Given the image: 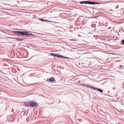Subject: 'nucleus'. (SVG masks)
I'll use <instances>...</instances> for the list:
<instances>
[{"label":"nucleus","instance_id":"7ed1b4c3","mask_svg":"<svg viewBox=\"0 0 124 124\" xmlns=\"http://www.w3.org/2000/svg\"><path fill=\"white\" fill-rule=\"evenodd\" d=\"M30 108H36L38 107L39 104L37 102L33 101H29Z\"/></svg>","mask_w":124,"mask_h":124},{"label":"nucleus","instance_id":"4468645a","mask_svg":"<svg viewBox=\"0 0 124 124\" xmlns=\"http://www.w3.org/2000/svg\"><path fill=\"white\" fill-rule=\"evenodd\" d=\"M101 94V95H105L106 96H109L108 95V94H104V93H103Z\"/></svg>","mask_w":124,"mask_h":124},{"label":"nucleus","instance_id":"9d476101","mask_svg":"<svg viewBox=\"0 0 124 124\" xmlns=\"http://www.w3.org/2000/svg\"><path fill=\"white\" fill-rule=\"evenodd\" d=\"M118 68L120 70H121L124 68V66L123 65H121L118 67Z\"/></svg>","mask_w":124,"mask_h":124},{"label":"nucleus","instance_id":"1a4fd4ad","mask_svg":"<svg viewBox=\"0 0 124 124\" xmlns=\"http://www.w3.org/2000/svg\"><path fill=\"white\" fill-rule=\"evenodd\" d=\"M82 85V86H83L85 87H88L89 88H91L90 87H92V86L90 85H88V84H87V85L83 84V85Z\"/></svg>","mask_w":124,"mask_h":124},{"label":"nucleus","instance_id":"f03ea898","mask_svg":"<svg viewBox=\"0 0 124 124\" xmlns=\"http://www.w3.org/2000/svg\"><path fill=\"white\" fill-rule=\"evenodd\" d=\"M78 4L81 5L86 4L94 5L98 4L96 2H93L92 1H84L79 2H78Z\"/></svg>","mask_w":124,"mask_h":124},{"label":"nucleus","instance_id":"39448f33","mask_svg":"<svg viewBox=\"0 0 124 124\" xmlns=\"http://www.w3.org/2000/svg\"><path fill=\"white\" fill-rule=\"evenodd\" d=\"M90 88H92L96 91L99 92L101 93H103V90L98 88L94 87L93 86H92V87H90Z\"/></svg>","mask_w":124,"mask_h":124},{"label":"nucleus","instance_id":"2eb2a0df","mask_svg":"<svg viewBox=\"0 0 124 124\" xmlns=\"http://www.w3.org/2000/svg\"><path fill=\"white\" fill-rule=\"evenodd\" d=\"M91 18H96V19H97V17H95V16H93V17H91Z\"/></svg>","mask_w":124,"mask_h":124},{"label":"nucleus","instance_id":"f8f14e48","mask_svg":"<svg viewBox=\"0 0 124 124\" xmlns=\"http://www.w3.org/2000/svg\"><path fill=\"white\" fill-rule=\"evenodd\" d=\"M11 35V36H12L13 37H16V36H18V37H23V36H21V35Z\"/></svg>","mask_w":124,"mask_h":124},{"label":"nucleus","instance_id":"dca6fc26","mask_svg":"<svg viewBox=\"0 0 124 124\" xmlns=\"http://www.w3.org/2000/svg\"><path fill=\"white\" fill-rule=\"evenodd\" d=\"M45 35H46V34H43L42 35V36H45Z\"/></svg>","mask_w":124,"mask_h":124},{"label":"nucleus","instance_id":"0eeeda50","mask_svg":"<svg viewBox=\"0 0 124 124\" xmlns=\"http://www.w3.org/2000/svg\"><path fill=\"white\" fill-rule=\"evenodd\" d=\"M25 102V103L24 104L23 106H25L26 107H30L29 101H26Z\"/></svg>","mask_w":124,"mask_h":124},{"label":"nucleus","instance_id":"20e7f679","mask_svg":"<svg viewBox=\"0 0 124 124\" xmlns=\"http://www.w3.org/2000/svg\"><path fill=\"white\" fill-rule=\"evenodd\" d=\"M50 54L53 56H55V57H59V58H62L63 59H64L66 58L67 59H70V58L67 57H65L63 55H61L59 54H55L54 53H50Z\"/></svg>","mask_w":124,"mask_h":124},{"label":"nucleus","instance_id":"423d86ee","mask_svg":"<svg viewBox=\"0 0 124 124\" xmlns=\"http://www.w3.org/2000/svg\"><path fill=\"white\" fill-rule=\"evenodd\" d=\"M39 20H40L41 21H43L45 22H49L50 23H57V22H54L52 21H50V20H46V19H42L41 18H39Z\"/></svg>","mask_w":124,"mask_h":124},{"label":"nucleus","instance_id":"f257e3e1","mask_svg":"<svg viewBox=\"0 0 124 124\" xmlns=\"http://www.w3.org/2000/svg\"><path fill=\"white\" fill-rule=\"evenodd\" d=\"M11 31L12 32L16 34L20 35L21 36L30 37L31 36H34L33 34L30 33V32L29 31Z\"/></svg>","mask_w":124,"mask_h":124},{"label":"nucleus","instance_id":"ddd939ff","mask_svg":"<svg viewBox=\"0 0 124 124\" xmlns=\"http://www.w3.org/2000/svg\"><path fill=\"white\" fill-rule=\"evenodd\" d=\"M121 42L122 43V44L124 45V39L121 40Z\"/></svg>","mask_w":124,"mask_h":124},{"label":"nucleus","instance_id":"6e6552de","mask_svg":"<svg viewBox=\"0 0 124 124\" xmlns=\"http://www.w3.org/2000/svg\"><path fill=\"white\" fill-rule=\"evenodd\" d=\"M54 81V79H51V78H50L49 79H47V81L51 83L53 82Z\"/></svg>","mask_w":124,"mask_h":124},{"label":"nucleus","instance_id":"9b49d317","mask_svg":"<svg viewBox=\"0 0 124 124\" xmlns=\"http://www.w3.org/2000/svg\"><path fill=\"white\" fill-rule=\"evenodd\" d=\"M14 39L15 40H18V41H23L24 40V39H20V38H16L15 37V38Z\"/></svg>","mask_w":124,"mask_h":124}]
</instances>
